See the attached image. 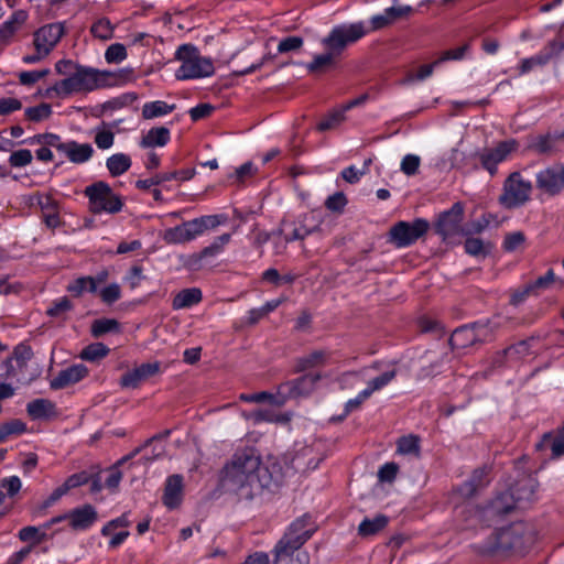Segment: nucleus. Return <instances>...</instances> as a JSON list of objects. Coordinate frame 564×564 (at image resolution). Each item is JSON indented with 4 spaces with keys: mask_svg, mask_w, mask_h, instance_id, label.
Masks as SVG:
<instances>
[{
    "mask_svg": "<svg viewBox=\"0 0 564 564\" xmlns=\"http://www.w3.org/2000/svg\"><path fill=\"white\" fill-rule=\"evenodd\" d=\"M88 375L86 366L78 364L73 365L64 370H61L58 375L51 380L50 387L53 390L64 389L70 384H74Z\"/></svg>",
    "mask_w": 564,
    "mask_h": 564,
    "instance_id": "nucleus-22",
    "label": "nucleus"
},
{
    "mask_svg": "<svg viewBox=\"0 0 564 564\" xmlns=\"http://www.w3.org/2000/svg\"><path fill=\"white\" fill-rule=\"evenodd\" d=\"M491 249V245L485 243L479 238H467L465 241V251L474 257H486Z\"/></svg>",
    "mask_w": 564,
    "mask_h": 564,
    "instance_id": "nucleus-45",
    "label": "nucleus"
},
{
    "mask_svg": "<svg viewBox=\"0 0 564 564\" xmlns=\"http://www.w3.org/2000/svg\"><path fill=\"white\" fill-rule=\"evenodd\" d=\"M19 538L21 541L28 543L25 547L13 553V555L22 563V561L30 554L32 549L52 536L45 531H19Z\"/></svg>",
    "mask_w": 564,
    "mask_h": 564,
    "instance_id": "nucleus-27",
    "label": "nucleus"
},
{
    "mask_svg": "<svg viewBox=\"0 0 564 564\" xmlns=\"http://www.w3.org/2000/svg\"><path fill=\"white\" fill-rule=\"evenodd\" d=\"M52 113V107L48 104H41L35 107L25 109V117L28 120L33 122H40L47 119Z\"/></svg>",
    "mask_w": 564,
    "mask_h": 564,
    "instance_id": "nucleus-50",
    "label": "nucleus"
},
{
    "mask_svg": "<svg viewBox=\"0 0 564 564\" xmlns=\"http://www.w3.org/2000/svg\"><path fill=\"white\" fill-rule=\"evenodd\" d=\"M259 466L260 456L252 448L236 452L221 470V487L240 499H252L260 494Z\"/></svg>",
    "mask_w": 564,
    "mask_h": 564,
    "instance_id": "nucleus-1",
    "label": "nucleus"
},
{
    "mask_svg": "<svg viewBox=\"0 0 564 564\" xmlns=\"http://www.w3.org/2000/svg\"><path fill=\"white\" fill-rule=\"evenodd\" d=\"M321 380L318 373H307L294 380L285 381L278 387L279 400L274 405L281 406L289 399L306 398L316 388L317 382Z\"/></svg>",
    "mask_w": 564,
    "mask_h": 564,
    "instance_id": "nucleus-10",
    "label": "nucleus"
},
{
    "mask_svg": "<svg viewBox=\"0 0 564 564\" xmlns=\"http://www.w3.org/2000/svg\"><path fill=\"white\" fill-rule=\"evenodd\" d=\"M170 140V130L165 127L150 129L141 139L142 148L164 147Z\"/></svg>",
    "mask_w": 564,
    "mask_h": 564,
    "instance_id": "nucleus-35",
    "label": "nucleus"
},
{
    "mask_svg": "<svg viewBox=\"0 0 564 564\" xmlns=\"http://www.w3.org/2000/svg\"><path fill=\"white\" fill-rule=\"evenodd\" d=\"M175 58L181 62L175 74L177 79L208 77L215 72L213 61L202 56L198 48L192 44L181 45L175 53Z\"/></svg>",
    "mask_w": 564,
    "mask_h": 564,
    "instance_id": "nucleus-5",
    "label": "nucleus"
},
{
    "mask_svg": "<svg viewBox=\"0 0 564 564\" xmlns=\"http://www.w3.org/2000/svg\"><path fill=\"white\" fill-rule=\"evenodd\" d=\"M429 228V223L422 218L413 223L399 221L390 229L391 241L398 248L408 247L425 235Z\"/></svg>",
    "mask_w": 564,
    "mask_h": 564,
    "instance_id": "nucleus-11",
    "label": "nucleus"
},
{
    "mask_svg": "<svg viewBox=\"0 0 564 564\" xmlns=\"http://www.w3.org/2000/svg\"><path fill=\"white\" fill-rule=\"evenodd\" d=\"M487 468L484 467L476 469L471 477L458 488V494L463 498H471L480 488L488 485L489 480L487 479Z\"/></svg>",
    "mask_w": 564,
    "mask_h": 564,
    "instance_id": "nucleus-28",
    "label": "nucleus"
},
{
    "mask_svg": "<svg viewBox=\"0 0 564 564\" xmlns=\"http://www.w3.org/2000/svg\"><path fill=\"white\" fill-rule=\"evenodd\" d=\"M336 58L337 56L327 50L326 53L314 56L313 61L306 65V68L310 73L322 72L330 67Z\"/></svg>",
    "mask_w": 564,
    "mask_h": 564,
    "instance_id": "nucleus-41",
    "label": "nucleus"
},
{
    "mask_svg": "<svg viewBox=\"0 0 564 564\" xmlns=\"http://www.w3.org/2000/svg\"><path fill=\"white\" fill-rule=\"evenodd\" d=\"M398 453L402 455H420L419 437L414 435L403 436L398 441Z\"/></svg>",
    "mask_w": 564,
    "mask_h": 564,
    "instance_id": "nucleus-46",
    "label": "nucleus"
},
{
    "mask_svg": "<svg viewBox=\"0 0 564 564\" xmlns=\"http://www.w3.org/2000/svg\"><path fill=\"white\" fill-rule=\"evenodd\" d=\"M200 301L202 291L199 289H184L174 296L172 306L174 310H183L191 307Z\"/></svg>",
    "mask_w": 564,
    "mask_h": 564,
    "instance_id": "nucleus-36",
    "label": "nucleus"
},
{
    "mask_svg": "<svg viewBox=\"0 0 564 564\" xmlns=\"http://www.w3.org/2000/svg\"><path fill=\"white\" fill-rule=\"evenodd\" d=\"M102 302L112 304L121 297V289L117 283H112L100 291Z\"/></svg>",
    "mask_w": 564,
    "mask_h": 564,
    "instance_id": "nucleus-61",
    "label": "nucleus"
},
{
    "mask_svg": "<svg viewBox=\"0 0 564 564\" xmlns=\"http://www.w3.org/2000/svg\"><path fill=\"white\" fill-rule=\"evenodd\" d=\"M119 324L116 319H97L93 323L91 333L95 337H100L101 335L118 329Z\"/></svg>",
    "mask_w": 564,
    "mask_h": 564,
    "instance_id": "nucleus-52",
    "label": "nucleus"
},
{
    "mask_svg": "<svg viewBox=\"0 0 564 564\" xmlns=\"http://www.w3.org/2000/svg\"><path fill=\"white\" fill-rule=\"evenodd\" d=\"M113 28L108 19H100L91 26V33L101 40H109L112 36Z\"/></svg>",
    "mask_w": 564,
    "mask_h": 564,
    "instance_id": "nucleus-55",
    "label": "nucleus"
},
{
    "mask_svg": "<svg viewBox=\"0 0 564 564\" xmlns=\"http://www.w3.org/2000/svg\"><path fill=\"white\" fill-rule=\"evenodd\" d=\"M534 541V531H491L482 542L473 544V550L484 558L500 561L527 553Z\"/></svg>",
    "mask_w": 564,
    "mask_h": 564,
    "instance_id": "nucleus-2",
    "label": "nucleus"
},
{
    "mask_svg": "<svg viewBox=\"0 0 564 564\" xmlns=\"http://www.w3.org/2000/svg\"><path fill=\"white\" fill-rule=\"evenodd\" d=\"M303 45V39L300 36H288L280 41L278 45L279 53H288L291 51H297Z\"/></svg>",
    "mask_w": 564,
    "mask_h": 564,
    "instance_id": "nucleus-62",
    "label": "nucleus"
},
{
    "mask_svg": "<svg viewBox=\"0 0 564 564\" xmlns=\"http://www.w3.org/2000/svg\"><path fill=\"white\" fill-rule=\"evenodd\" d=\"M204 234L199 218L185 221L174 228L165 230L163 239L167 243H184Z\"/></svg>",
    "mask_w": 564,
    "mask_h": 564,
    "instance_id": "nucleus-18",
    "label": "nucleus"
},
{
    "mask_svg": "<svg viewBox=\"0 0 564 564\" xmlns=\"http://www.w3.org/2000/svg\"><path fill=\"white\" fill-rule=\"evenodd\" d=\"M313 531H286L272 550V564H310L311 557L303 545Z\"/></svg>",
    "mask_w": 564,
    "mask_h": 564,
    "instance_id": "nucleus-4",
    "label": "nucleus"
},
{
    "mask_svg": "<svg viewBox=\"0 0 564 564\" xmlns=\"http://www.w3.org/2000/svg\"><path fill=\"white\" fill-rule=\"evenodd\" d=\"M529 350H530V341L529 340H521L517 345H513V346H510V347L506 348L501 352V355L502 356L520 358L522 356L528 355Z\"/></svg>",
    "mask_w": 564,
    "mask_h": 564,
    "instance_id": "nucleus-64",
    "label": "nucleus"
},
{
    "mask_svg": "<svg viewBox=\"0 0 564 564\" xmlns=\"http://www.w3.org/2000/svg\"><path fill=\"white\" fill-rule=\"evenodd\" d=\"M115 142V134L109 129L97 128L95 134V143L101 150L110 149Z\"/></svg>",
    "mask_w": 564,
    "mask_h": 564,
    "instance_id": "nucleus-53",
    "label": "nucleus"
},
{
    "mask_svg": "<svg viewBox=\"0 0 564 564\" xmlns=\"http://www.w3.org/2000/svg\"><path fill=\"white\" fill-rule=\"evenodd\" d=\"M89 199V210L94 214H116L121 210L123 204L111 187L102 181L87 186L84 191Z\"/></svg>",
    "mask_w": 564,
    "mask_h": 564,
    "instance_id": "nucleus-7",
    "label": "nucleus"
},
{
    "mask_svg": "<svg viewBox=\"0 0 564 564\" xmlns=\"http://www.w3.org/2000/svg\"><path fill=\"white\" fill-rule=\"evenodd\" d=\"M64 33L65 29L63 23H51L40 28L34 33L33 44L35 50L41 51L42 54H50Z\"/></svg>",
    "mask_w": 564,
    "mask_h": 564,
    "instance_id": "nucleus-17",
    "label": "nucleus"
},
{
    "mask_svg": "<svg viewBox=\"0 0 564 564\" xmlns=\"http://www.w3.org/2000/svg\"><path fill=\"white\" fill-rule=\"evenodd\" d=\"M538 486L536 479L530 474H522L520 478L509 488L508 492L513 494L514 501L520 509L532 501Z\"/></svg>",
    "mask_w": 564,
    "mask_h": 564,
    "instance_id": "nucleus-20",
    "label": "nucleus"
},
{
    "mask_svg": "<svg viewBox=\"0 0 564 564\" xmlns=\"http://www.w3.org/2000/svg\"><path fill=\"white\" fill-rule=\"evenodd\" d=\"M555 281V274L553 270H549L544 275L539 276L533 282L529 283L530 289H532L534 294H538L540 290H545L551 286V284Z\"/></svg>",
    "mask_w": 564,
    "mask_h": 564,
    "instance_id": "nucleus-58",
    "label": "nucleus"
},
{
    "mask_svg": "<svg viewBox=\"0 0 564 564\" xmlns=\"http://www.w3.org/2000/svg\"><path fill=\"white\" fill-rule=\"evenodd\" d=\"M26 412L32 420H47L55 415V405L47 399H36L28 403Z\"/></svg>",
    "mask_w": 564,
    "mask_h": 564,
    "instance_id": "nucleus-32",
    "label": "nucleus"
},
{
    "mask_svg": "<svg viewBox=\"0 0 564 564\" xmlns=\"http://www.w3.org/2000/svg\"><path fill=\"white\" fill-rule=\"evenodd\" d=\"M518 148L519 142L516 139H508L498 142L495 148L484 149L478 155L481 166L488 171L490 175H495L497 165L506 161Z\"/></svg>",
    "mask_w": 564,
    "mask_h": 564,
    "instance_id": "nucleus-13",
    "label": "nucleus"
},
{
    "mask_svg": "<svg viewBox=\"0 0 564 564\" xmlns=\"http://www.w3.org/2000/svg\"><path fill=\"white\" fill-rule=\"evenodd\" d=\"M67 290L76 296H80L85 291L94 293L96 292V280L93 276L78 278L67 286Z\"/></svg>",
    "mask_w": 564,
    "mask_h": 564,
    "instance_id": "nucleus-44",
    "label": "nucleus"
},
{
    "mask_svg": "<svg viewBox=\"0 0 564 564\" xmlns=\"http://www.w3.org/2000/svg\"><path fill=\"white\" fill-rule=\"evenodd\" d=\"M536 187L554 196L564 189V165L554 164L536 174Z\"/></svg>",
    "mask_w": 564,
    "mask_h": 564,
    "instance_id": "nucleus-15",
    "label": "nucleus"
},
{
    "mask_svg": "<svg viewBox=\"0 0 564 564\" xmlns=\"http://www.w3.org/2000/svg\"><path fill=\"white\" fill-rule=\"evenodd\" d=\"M531 192V182L525 181L519 172H513L506 178L498 200L505 208L513 209L524 205Z\"/></svg>",
    "mask_w": 564,
    "mask_h": 564,
    "instance_id": "nucleus-8",
    "label": "nucleus"
},
{
    "mask_svg": "<svg viewBox=\"0 0 564 564\" xmlns=\"http://www.w3.org/2000/svg\"><path fill=\"white\" fill-rule=\"evenodd\" d=\"M109 76V72L75 65V72L69 77L57 82L48 91L53 90L61 97L79 91H91L106 86Z\"/></svg>",
    "mask_w": 564,
    "mask_h": 564,
    "instance_id": "nucleus-3",
    "label": "nucleus"
},
{
    "mask_svg": "<svg viewBox=\"0 0 564 564\" xmlns=\"http://www.w3.org/2000/svg\"><path fill=\"white\" fill-rule=\"evenodd\" d=\"M175 109V105H167L165 101L156 100L147 102L142 108V117L147 120L165 116Z\"/></svg>",
    "mask_w": 564,
    "mask_h": 564,
    "instance_id": "nucleus-38",
    "label": "nucleus"
},
{
    "mask_svg": "<svg viewBox=\"0 0 564 564\" xmlns=\"http://www.w3.org/2000/svg\"><path fill=\"white\" fill-rule=\"evenodd\" d=\"M449 345L453 349H465L471 346H476L477 343L473 324L456 328L449 338Z\"/></svg>",
    "mask_w": 564,
    "mask_h": 564,
    "instance_id": "nucleus-30",
    "label": "nucleus"
},
{
    "mask_svg": "<svg viewBox=\"0 0 564 564\" xmlns=\"http://www.w3.org/2000/svg\"><path fill=\"white\" fill-rule=\"evenodd\" d=\"M328 352L325 350H314L295 360L294 371L303 372L312 368L324 366L327 361Z\"/></svg>",
    "mask_w": 564,
    "mask_h": 564,
    "instance_id": "nucleus-33",
    "label": "nucleus"
},
{
    "mask_svg": "<svg viewBox=\"0 0 564 564\" xmlns=\"http://www.w3.org/2000/svg\"><path fill=\"white\" fill-rule=\"evenodd\" d=\"M311 455V451L305 448L302 452L297 453L294 456H289V466L291 468V474L299 471V473H306V458Z\"/></svg>",
    "mask_w": 564,
    "mask_h": 564,
    "instance_id": "nucleus-54",
    "label": "nucleus"
},
{
    "mask_svg": "<svg viewBox=\"0 0 564 564\" xmlns=\"http://www.w3.org/2000/svg\"><path fill=\"white\" fill-rule=\"evenodd\" d=\"M464 216V206L462 203H455L451 209L442 213L435 224L436 232L448 239L457 235H464L462 226Z\"/></svg>",
    "mask_w": 564,
    "mask_h": 564,
    "instance_id": "nucleus-14",
    "label": "nucleus"
},
{
    "mask_svg": "<svg viewBox=\"0 0 564 564\" xmlns=\"http://www.w3.org/2000/svg\"><path fill=\"white\" fill-rule=\"evenodd\" d=\"M230 234H223L221 236L217 237L213 243L205 247L198 254L194 257L197 261L203 258L215 257L223 251L224 247L230 241Z\"/></svg>",
    "mask_w": 564,
    "mask_h": 564,
    "instance_id": "nucleus-40",
    "label": "nucleus"
},
{
    "mask_svg": "<svg viewBox=\"0 0 564 564\" xmlns=\"http://www.w3.org/2000/svg\"><path fill=\"white\" fill-rule=\"evenodd\" d=\"M397 376V370H390L386 371L382 375L373 378L368 382V387L366 388L367 391H369V394L371 395L375 391L381 390L383 387H386L388 383H390Z\"/></svg>",
    "mask_w": 564,
    "mask_h": 564,
    "instance_id": "nucleus-51",
    "label": "nucleus"
},
{
    "mask_svg": "<svg viewBox=\"0 0 564 564\" xmlns=\"http://www.w3.org/2000/svg\"><path fill=\"white\" fill-rule=\"evenodd\" d=\"M536 448H550L553 457H560L564 454V436L560 433L557 436H553L551 433H545L541 442L536 444Z\"/></svg>",
    "mask_w": 564,
    "mask_h": 564,
    "instance_id": "nucleus-39",
    "label": "nucleus"
},
{
    "mask_svg": "<svg viewBox=\"0 0 564 564\" xmlns=\"http://www.w3.org/2000/svg\"><path fill=\"white\" fill-rule=\"evenodd\" d=\"M473 328L477 345H481L494 339L500 324L496 319H486L473 323Z\"/></svg>",
    "mask_w": 564,
    "mask_h": 564,
    "instance_id": "nucleus-34",
    "label": "nucleus"
},
{
    "mask_svg": "<svg viewBox=\"0 0 564 564\" xmlns=\"http://www.w3.org/2000/svg\"><path fill=\"white\" fill-rule=\"evenodd\" d=\"M94 152V148L89 143H78L70 140L65 142L61 153L72 163L83 164L93 158Z\"/></svg>",
    "mask_w": 564,
    "mask_h": 564,
    "instance_id": "nucleus-24",
    "label": "nucleus"
},
{
    "mask_svg": "<svg viewBox=\"0 0 564 564\" xmlns=\"http://www.w3.org/2000/svg\"><path fill=\"white\" fill-rule=\"evenodd\" d=\"M25 431L26 425L21 420L13 419L2 423L0 424V443L6 441V438L12 434H22Z\"/></svg>",
    "mask_w": 564,
    "mask_h": 564,
    "instance_id": "nucleus-49",
    "label": "nucleus"
},
{
    "mask_svg": "<svg viewBox=\"0 0 564 564\" xmlns=\"http://www.w3.org/2000/svg\"><path fill=\"white\" fill-rule=\"evenodd\" d=\"M413 12L410 6L391 7L383 11L381 14L373 15L370 20L372 30H380L392 24L398 19L406 17Z\"/></svg>",
    "mask_w": 564,
    "mask_h": 564,
    "instance_id": "nucleus-26",
    "label": "nucleus"
},
{
    "mask_svg": "<svg viewBox=\"0 0 564 564\" xmlns=\"http://www.w3.org/2000/svg\"><path fill=\"white\" fill-rule=\"evenodd\" d=\"M32 153L28 149H22L13 152L9 158V163L13 167L26 166L32 162Z\"/></svg>",
    "mask_w": 564,
    "mask_h": 564,
    "instance_id": "nucleus-57",
    "label": "nucleus"
},
{
    "mask_svg": "<svg viewBox=\"0 0 564 564\" xmlns=\"http://www.w3.org/2000/svg\"><path fill=\"white\" fill-rule=\"evenodd\" d=\"M388 523L389 519L386 516L377 514L373 518H365L358 525V529H382L388 525Z\"/></svg>",
    "mask_w": 564,
    "mask_h": 564,
    "instance_id": "nucleus-63",
    "label": "nucleus"
},
{
    "mask_svg": "<svg viewBox=\"0 0 564 564\" xmlns=\"http://www.w3.org/2000/svg\"><path fill=\"white\" fill-rule=\"evenodd\" d=\"M183 477L181 475H172L165 481L163 503L170 508L180 506L183 498Z\"/></svg>",
    "mask_w": 564,
    "mask_h": 564,
    "instance_id": "nucleus-25",
    "label": "nucleus"
},
{
    "mask_svg": "<svg viewBox=\"0 0 564 564\" xmlns=\"http://www.w3.org/2000/svg\"><path fill=\"white\" fill-rule=\"evenodd\" d=\"M109 348L102 343H94L85 347L80 352V358L88 361H96L106 357Z\"/></svg>",
    "mask_w": 564,
    "mask_h": 564,
    "instance_id": "nucleus-43",
    "label": "nucleus"
},
{
    "mask_svg": "<svg viewBox=\"0 0 564 564\" xmlns=\"http://www.w3.org/2000/svg\"><path fill=\"white\" fill-rule=\"evenodd\" d=\"M346 204H347V198H346L345 194L341 192H337V193L330 195L325 202V206L327 209H329L332 212H337V213L343 212Z\"/></svg>",
    "mask_w": 564,
    "mask_h": 564,
    "instance_id": "nucleus-60",
    "label": "nucleus"
},
{
    "mask_svg": "<svg viewBox=\"0 0 564 564\" xmlns=\"http://www.w3.org/2000/svg\"><path fill=\"white\" fill-rule=\"evenodd\" d=\"M131 159L124 153H116L106 161V166L111 176H119L127 172L131 166Z\"/></svg>",
    "mask_w": 564,
    "mask_h": 564,
    "instance_id": "nucleus-37",
    "label": "nucleus"
},
{
    "mask_svg": "<svg viewBox=\"0 0 564 564\" xmlns=\"http://www.w3.org/2000/svg\"><path fill=\"white\" fill-rule=\"evenodd\" d=\"M420 163L421 159L417 155L408 154L402 159L401 171L409 176L415 175L417 173Z\"/></svg>",
    "mask_w": 564,
    "mask_h": 564,
    "instance_id": "nucleus-59",
    "label": "nucleus"
},
{
    "mask_svg": "<svg viewBox=\"0 0 564 564\" xmlns=\"http://www.w3.org/2000/svg\"><path fill=\"white\" fill-rule=\"evenodd\" d=\"M127 57V51L124 45L120 43L111 44L106 53L105 58L108 63H120Z\"/></svg>",
    "mask_w": 564,
    "mask_h": 564,
    "instance_id": "nucleus-56",
    "label": "nucleus"
},
{
    "mask_svg": "<svg viewBox=\"0 0 564 564\" xmlns=\"http://www.w3.org/2000/svg\"><path fill=\"white\" fill-rule=\"evenodd\" d=\"M68 514V525L73 528H87L95 523L97 511L90 505L74 509Z\"/></svg>",
    "mask_w": 564,
    "mask_h": 564,
    "instance_id": "nucleus-29",
    "label": "nucleus"
},
{
    "mask_svg": "<svg viewBox=\"0 0 564 564\" xmlns=\"http://www.w3.org/2000/svg\"><path fill=\"white\" fill-rule=\"evenodd\" d=\"M563 47L564 45L561 43L547 42L543 50L540 51L538 54L528 58H523L520 62L518 67L519 74H528L538 67H544L550 62H554V64L556 65L558 51Z\"/></svg>",
    "mask_w": 564,
    "mask_h": 564,
    "instance_id": "nucleus-16",
    "label": "nucleus"
},
{
    "mask_svg": "<svg viewBox=\"0 0 564 564\" xmlns=\"http://www.w3.org/2000/svg\"><path fill=\"white\" fill-rule=\"evenodd\" d=\"M366 35L364 23L343 24L335 26L322 43L337 57L349 45Z\"/></svg>",
    "mask_w": 564,
    "mask_h": 564,
    "instance_id": "nucleus-9",
    "label": "nucleus"
},
{
    "mask_svg": "<svg viewBox=\"0 0 564 564\" xmlns=\"http://www.w3.org/2000/svg\"><path fill=\"white\" fill-rule=\"evenodd\" d=\"M28 12L17 10L9 20L0 25V51L7 47L13 41L14 35L23 28L28 20Z\"/></svg>",
    "mask_w": 564,
    "mask_h": 564,
    "instance_id": "nucleus-21",
    "label": "nucleus"
},
{
    "mask_svg": "<svg viewBox=\"0 0 564 564\" xmlns=\"http://www.w3.org/2000/svg\"><path fill=\"white\" fill-rule=\"evenodd\" d=\"M520 509L514 501L513 494H509L508 491L501 492L496 496L489 505L481 511L476 510L469 502L464 503L460 507L456 508L457 517L467 518V514H474L482 518L485 521L489 523H499L507 516L513 513L516 510Z\"/></svg>",
    "mask_w": 564,
    "mask_h": 564,
    "instance_id": "nucleus-6",
    "label": "nucleus"
},
{
    "mask_svg": "<svg viewBox=\"0 0 564 564\" xmlns=\"http://www.w3.org/2000/svg\"><path fill=\"white\" fill-rule=\"evenodd\" d=\"M160 371V362H147L127 371L120 378V386L126 389H137L143 381Z\"/></svg>",
    "mask_w": 564,
    "mask_h": 564,
    "instance_id": "nucleus-19",
    "label": "nucleus"
},
{
    "mask_svg": "<svg viewBox=\"0 0 564 564\" xmlns=\"http://www.w3.org/2000/svg\"><path fill=\"white\" fill-rule=\"evenodd\" d=\"M311 218L312 217L306 214V215L299 217L297 220L291 223L290 225L293 226V229L290 235L285 236V242H290L293 240H303L308 235L318 231L319 225L311 226L310 225Z\"/></svg>",
    "mask_w": 564,
    "mask_h": 564,
    "instance_id": "nucleus-31",
    "label": "nucleus"
},
{
    "mask_svg": "<svg viewBox=\"0 0 564 564\" xmlns=\"http://www.w3.org/2000/svg\"><path fill=\"white\" fill-rule=\"evenodd\" d=\"M345 120V110L343 108L333 110L318 124L317 130L326 131L336 128Z\"/></svg>",
    "mask_w": 564,
    "mask_h": 564,
    "instance_id": "nucleus-47",
    "label": "nucleus"
},
{
    "mask_svg": "<svg viewBox=\"0 0 564 564\" xmlns=\"http://www.w3.org/2000/svg\"><path fill=\"white\" fill-rule=\"evenodd\" d=\"M557 133L538 134L529 139L528 149L540 155H553L558 151Z\"/></svg>",
    "mask_w": 564,
    "mask_h": 564,
    "instance_id": "nucleus-23",
    "label": "nucleus"
},
{
    "mask_svg": "<svg viewBox=\"0 0 564 564\" xmlns=\"http://www.w3.org/2000/svg\"><path fill=\"white\" fill-rule=\"evenodd\" d=\"M291 468L289 466V456L281 459L269 460L265 465L259 466L260 491L263 488L281 485L286 477H290Z\"/></svg>",
    "mask_w": 564,
    "mask_h": 564,
    "instance_id": "nucleus-12",
    "label": "nucleus"
},
{
    "mask_svg": "<svg viewBox=\"0 0 564 564\" xmlns=\"http://www.w3.org/2000/svg\"><path fill=\"white\" fill-rule=\"evenodd\" d=\"M73 304L66 296L61 297L52 303L47 308L46 314L54 318L65 319L66 314L72 311Z\"/></svg>",
    "mask_w": 564,
    "mask_h": 564,
    "instance_id": "nucleus-42",
    "label": "nucleus"
},
{
    "mask_svg": "<svg viewBox=\"0 0 564 564\" xmlns=\"http://www.w3.org/2000/svg\"><path fill=\"white\" fill-rule=\"evenodd\" d=\"M178 176V173L175 172H166L154 175L153 177L147 180H139L135 185L140 189H149L151 186L160 185L164 182L175 180Z\"/></svg>",
    "mask_w": 564,
    "mask_h": 564,
    "instance_id": "nucleus-48",
    "label": "nucleus"
}]
</instances>
